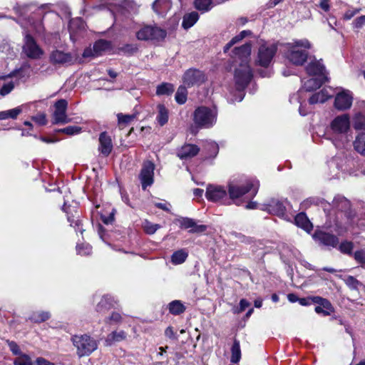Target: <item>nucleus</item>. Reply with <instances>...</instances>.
Instances as JSON below:
<instances>
[{"label":"nucleus","mask_w":365,"mask_h":365,"mask_svg":"<svg viewBox=\"0 0 365 365\" xmlns=\"http://www.w3.org/2000/svg\"><path fill=\"white\" fill-rule=\"evenodd\" d=\"M251 44L245 43L240 47H235L231 55L235 64L238 67L235 70V81L237 94L229 98L232 103L240 102L245 96L244 89L252 79V73L250 66Z\"/></svg>","instance_id":"obj_1"},{"label":"nucleus","mask_w":365,"mask_h":365,"mask_svg":"<svg viewBox=\"0 0 365 365\" xmlns=\"http://www.w3.org/2000/svg\"><path fill=\"white\" fill-rule=\"evenodd\" d=\"M259 186V182L255 180H247L245 182L233 180L228 184L230 198L237 205H241L244 201L256 195Z\"/></svg>","instance_id":"obj_2"},{"label":"nucleus","mask_w":365,"mask_h":365,"mask_svg":"<svg viewBox=\"0 0 365 365\" xmlns=\"http://www.w3.org/2000/svg\"><path fill=\"white\" fill-rule=\"evenodd\" d=\"M282 46L284 57L292 63L300 66L307 61L308 50L311 48L312 44L307 39L303 38L292 40Z\"/></svg>","instance_id":"obj_3"},{"label":"nucleus","mask_w":365,"mask_h":365,"mask_svg":"<svg viewBox=\"0 0 365 365\" xmlns=\"http://www.w3.org/2000/svg\"><path fill=\"white\" fill-rule=\"evenodd\" d=\"M351 128L350 116L343 113L336 116L329 124L332 140L336 147L341 146L346 141V135Z\"/></svg>","instance_id":"obj_4"},{"label":"nucleus","mask_w":365,"mask_h":365,"mask_svg":"<svg viewBox=\"0 0 365 365\" xmlns=\"http://www.w3.org/2000/svg\"><path fill=\"white\" fill-rule=\"evenodd\" d=\"M217 111L215 108L200 106L195 109L193 114L195 124L202 128H212L217 122Z\"/></svg>","instance_id":"obj_5"},{"label":"nucleus","mask_w":365,"mask_h":365,"mask_svg":"<svg viewBox=\"0 0 365 365\" xmlns=\"http://www.w3.org/2000/svg\"><path fill=\"white\" fill-rule=\"evenodd\" d=\"M72 341L79 357L88 356L98 348L97 341L87 334L73 336Z\"/></svg>","instance_id":"obj_6"},{"label":"nucleus","mask_w":365,"mask_h":365,"mask_svg":"<svg viewBox=\"0 0 365 365\" xmlns=\"http://www.w3.org/2000/svg\"><path fill=\"white\" fill-rule=\"evenodd\" d=\"M277 51V44L275 43L264 42L258 49L256 64L267 68L272 63Z\"/></svg>","instance_id":"obj_7"},{"label":"nucleus","mask_w":365,"mask_h":365,"mask_svg":"<svg viewBox=\"0 0 365 365\" xmlns=\"http://www.w3.org/2000/svg\"><path fill=\"white\" fill-rule=\"evenodd\" d=\"M166 36V31L155 26H145L136 34L140 41L162 40Z\"/></svg>","instance_id":"obj_8"},{"label":"nucleus","mask_w":365,"mask_h":365,"mask_svg":"<svg viewBox=\"0 0 365 365\" xmlns=\"http://www.w3.org/2000/svg\"><path fill=\"white\" fill-rule=\"evenodd\" d=\"M290 205L287 200L272 199L267 204V210L269 213L275 215L285 220H291V217L287 214V210Z\"/></svg>","instance_id":"obj_9"},{"label":"nucleus","mask_w":365,"mask_h":365,"mask_svg":"<svg viewBox=\"0 0 365 365\" xmlns=\"http://www.w3.org/2000/svg\"><path fill=\"white\" fill-rule=\"evenodd\" d=\"M353 99L354 96L351 91L340 88V91L336 93L334 107L339 111L349 110L352 106Z\"/></svg>","instance_id":"obj_10"},{"label":"nucleus","mask_w":365,"mask_h":365,"mask_svg":"<svg viewBox=\"0 0 365 365\" xmlns=\"http://www.w3.org/2000/svg\"><path fill=\"white\" fill-rule=\"evenodd\" d=\"M227 192L225 187L210 184L207 185L205 197L208 201L212 202H222L227 200Z\"/></svg>","instance_id":"obj_11"},{"label":"nucleus","mask_w":365,"mask_h":365,"mask_svg":"<svg viewBox=\"0 0 365 365\" xmlns=\"http://www.w3.org/2000/svg\"><path fill=\"white\" fill-rule=\"evenodd\" d=\"M67 106L68 102L65 99H60L55 103L53 123L66 124L71 122V119L66 115Z\"/></svg>","instance_id":"obj_12"},{"label":"nucleus","mask_w":365,"mask_h":365,"mask_svg":"<svg viewBox=\"0 0 365 365\" xmlns=\"http://www.w3.org/2000/svg\"><path fill=\"white\" fill-rule=\"evenodd\" d=\"M154 170L155 165L153 162L148 160L143 163L139 176L143 190L153 183Z\"/></svg>","instance_id":"obj_13"},{"label":"nucleus","mask_w":365,"mask_h":365,"mask_svg":"<svg viewBox=\"0 0 365 365\" xmlns=\"http://www.w3.org/2000/svg\"><path fill=\"white\" fill-rule=\"evenodd\" d=\"M23 51L28 58L32 59H38L43 55L42 49L30 35H26L25 37Z\"/></svg>","instance_id":"obj_14"},{"label":"nucleus","mask_w":365,"mask_h":365,"mask_svg":"<svg viewBox=\"0 0 365 365\" xmlns=\"http://www.w3.org/2000/svg\"><path fill=\"white\" fill-rule=\"evenodd\" d=\"M110 48V43L108 41L99 40L94 43L93 48L88 47L86 48L83 51V56L88 58L101 56Z\"/></svg>","instance_id":"obj_15"},{"label":"nucleus","mask_w":365,"mask_h":365,"mask_svg":"<svg viewBox=\"0 0 365 365\" xmlns=\"http://www.w3.org/2000/svg\"><path fill=\"white\" fill-rule=\"evenodd\" d=\"M205 80V74L202 71L196 69H189L183 76V82L188 86L200 84L203 83Z\"/></svg>","instance_id":"obj_16"},{"label":"nucleus","mask_w":365,"mask_h":365,"mask_svg":"<svg viewBox=\"0 0 365 365\" xmlns=\"http://www.w3.org/2000/svg\"><path fill=\"white\" fill-rule=\"evenodd\" d=\"M313 237L320 244L325 246H330L334 247H336L339 243L338 238L336 236L321 231L316 232Z\"/></svg>","instance_id":"obj_17"},{"label":"nucleus","mask_w":365,"mask_h":365,"mask_svg":"<svg viewBox=\"0 0 365 365\" xmlns=\"http://www.w3.org/2000/svg\"><path fill=\"white\" fill-rule=\"evenodd\" d=\"M200 151L197 145L185 144L177 151V155L181 160H188L195 156Z\"/></svg>","instance_id":"obj_18"},{"label":"nucleus","mask_w":365,"mask_h":365,"mask_svg":"<svg viewBox=\"0 0 365 365\" xmlns=\"http://www.w3.org/2000/svg\"><path fill=\"white\" fill-rule=\"evenodd\" d=\"M113 150V143L110 136L106 133L103 132L99 136L98 150L104 155L108 156Z\"/></svg>","instance_id":"obj_19"},{"label":"nucleus","mask_w":365,"mask_h":365,"mask_svg":"<svg viewBox=\"0 0 365 365\" xmlns=\"http://www.w3.org/2000/svg\"><path fill=\"white\" fill-rule=\"evenodd\" d=\"M333 96L331 88H324L319 92L313 94L309 100L310 104L323 103Z\"/></svg>","instance_id":"obj_20"},{"label":"nucleus","mask_w":365,"mask_h":365,"mask_svg":"<svg viewBox=\"0 0 365 365\" xmlns=\"http://www.w3.org/2000/svg\"><path fill=\"white\" fill-rule=\"evenodd\" d=\"M309 76L322 77L324 78V67L319 61H312L306 66Z\"/></svg>","instance_id":"obj_21"},{"label":"nucleus","mask_w":365,"mask_h":365,"mask_svg":"<svg viewBox=\"0 0 365 365\" xmlns=\"http://www.w3.org/2000/svg\"><path fill=\"white\" fill-rule=\"evenodd\" d=\"M179 223L181 228L183 229H191V232H202L205 230V227L203 225H197L195 221L188 217H180L176 220Z\"/></svg>","instance_id":"obj_22"},{"label":"nucleus","mask_w":365,"mask_h":365,"mask_svg":"<svg viewBox=\"0 0 365 365\" xmlns=\"http://www.w3.org/2000/svg\"><path fill=\"white\" fill-rule=\"evenodd\" d=\"M324 78L322 77L309 76L307 80H303L302 89L306 91H312L319 88L324 83Z\"/></svg>","instance_id":"obj_23"},{"label":"nucleus","mask_w":365,"mask_h":365,"mask_svg":"<svg viewBox=\"0 0 365 365\" xmlns=\"http://www.w3.org/2000/svg\"><path fill=\"white\" fill-rule=\"evenodd\" d=\"M51 61L54 63H71L73 57L69 53H64L61 51H54L51 54Z\"/></svg>","instance_id":"obj_24"},{"label":"nucleus","mask_w":365,"mask_h":365,"mask_svg":"<svg viewBox=\"0 0 365 365\" xmlns=\"http://www.w3.org/2000/svg\"><path fill=\"white\" fill-rule=\"evenodd\" d=\"M171 8L170 0H155L153 4L154 11L160 16H164Z\"/></svg>","instance_id":"obj_25"},{"label":"nucleus","mask_w":365,"mask_h":365,"mask_svg":"<svg viewBox=\"0 0 365 365\" xmlns=\"http://www.w3.org/2000/svg\"><path fill=\"white\" fill-rule=\"evenodd\" d=\"M294 222L297 226L302 228L308 232L312 230V223L307 218V215L303 212L299 213L295 216Z\"/></svg>","instance_id":"obj_26"},{"label":"nucleus","mask_w":365,"mask_h":365,"mask_svg":"<svg viewBox=\"0 0 365 365\" xmlns=\"http://www.w3.org/2000/svg\"><path fill=\"white\" fill-rule=\"evenodd\" d=\"M127 334L123 331H114L109 334L106 340L105 343L106 346H110L115 342H119L126 339Z\"/></svg>","instance_id":"obj_27"},{"label":"nucleus","mask_w":365,"mask_h":365,"mask_svg":"<svg viewBox=\"0 0 365 365\" xmlns=\"http://www.w3.org/2000/svg\"><path fill=\"white\" fill-rule=\"evenodd\" d=\"M158 113L156 115V120L160 126H163L168 121L169 113L168 110L163 104L157 106Z\"/></svg>","instance_id":"obj_28"},{"label":"nucleus","mask_w":365,"mask_h":365,"mask_svg":"<svg viewBox=\"0 0 365 365\" xmlns=\"http://www.w3.org/2000/svg\"><path fill=\"white\" fill-rule=\"evenodd\" d=\"M198 19L199 14L196 11H192L186 14L183 16L182 26L185 29H188L193 26Z\"/></svg>","instance_id":"obj_29"},{"label":"nucleus","mask_w":365,"mask_h":365,"mask_svg":"<svg viewBox=\"0 0 365 365\" xmlns=\"http://www.w3.org/2000/svg\"><path fill=\"white\" fill-rule=\"evenodd\" d=\"M169 312L173 315H179L185 311V307L180 300H173L168 305Z\"/></svg>","instance_id":"obj_30"},{"label":"nucleus","mask_w":365,"mask_h":365,"mask_svg":"<svg viewBox=\"0 0 365 365\" xmlns=\"http://www.w3.org/2000/svg\"><path fill=\"white\" fill-rule=\"evenodd\" d=\"M24 106H21L13 109L0 111V120L8 118L15 119L22 112Z\"/></svg>","instance_id":"obj_31"},{"label":"nucleus","mask_w":365,"mask_h":365,"mask_svg":"<svg viewBox=\"0 0 365 365\" xmlns=\"http://www.w3.org/2000/svg\"><path fill=\"white\" fill-rule=\"evenodd\" d=\"M355 150L362 155H365V133H362L356 137L354 141Z\"/></svg>","instance_id":"obj_32"},{"label":"nucleus","mask_w":365,"mask_h":365,"mask_svg":"<svg viewBox=\"0 0 365 365\" xmlns=\"http://www.w3.org/2000/svg\"><path fill=\"white\" fill-rule=\"evenodd\" d=\"M114 299L111 296H103L97 305V311L103 312V309H110L114 306Z\"/></svg>","instance_id":"obj_33"},{"label":"nucleus","mask_w":365,"mask_h":365,"mask_svg":"<svg viewBox=\"0 0 365 365\" xmlns=\"http://www.w3.org/2000/svg\"><path fill=\"white\" fill-rule=\"evenodd\" d=\"M117 117L119 128L123 129L136 118V115L118 113Z\"/></svg>","instance_id":"obj_34"},{"label":"nucleus","mask_w":365,"mask_h":365,"mask_svg":"<svg viewBox=\"0 0 365 365\" xmlns=\"http://www.w3.org/2000/svg\"><path fill=\"white\" fill-rule=\"evenodd\" d=\"M349 206L350 204L349 200L344 197L338 196L333 200V207H334L337 210L343 212L349 209Z\"/></svg>","instance_id":"obj_35"},{"label":"nucleus","mask_w":365,"mask_h":365,"mask_svg":"<svg viewBox=\"0 0 365 365\" xmlns=\"http://www.w3.org/2000/svg\"><path fill=\"white\" fill-rule=\"evenodd\" d=\"M51 317L48 312H36L29 317V320L35 323H41L48 320Z\"/></svg>","instance_id":"obj_36"},{"label":"nucleus","mask_w":365,"mask_h":365,"mask_svg":"<svg viewBox=\"0 0 365 365\" xmlns=\"http://www.w3.org/2000/svg\"><path fill=\"white\" fill-rule=\"evenodd\" d=\"M187 256L188 254L186 251L183 250H178L172 255L171 262L174 264H180L186 260Z\"/></svg>","instance_id":"obj_37"},{"label":"nucleus","mask_w":365,"mask_h":365,"mask_svg":"<svg viewBox=\"0 0 365 365\" xmlns=\"http://www.w3.org/2000/svg\"><path fill=\"white\" fill-rule=\"evenodd\" d=\"M194 5L196 9L204 13L212 8V0H195Z\"/></svg>","instance_id":"obj_38"},{"label":"nucleus","mask_w":365,"mask_h":365,"mask_svg":"<svg viewBox=\"0 0 365 365\" xmlns=\"http://www.w3.org/2000/svg\"><path fill=\"white\" fill-rule=\"evenodd\" d=\"M231 362L237 363L241 359V350L240 342L237 340H235L231 349Z\"/></svg>","instance_id":"obj_39"},{"label":"nucleus","mask_w":365,"mask_h":365,"mask_svg":"<svg viewBox=\"0 0 365 365\" xmlns=\"http://www.w3.org/2000/svg\"><path fill=\"white\" fill-rule=\"evenodd\" d=\"M353 125L356 130L365 129V115L361 112L355 113L353 117Z\"/></svg>","instance_id":"obj_40"},{"label":"nucleus","mask_w":365,"mask_h":365,"mask_svg":"<svg viewBox=\"0 0 365 365\" xmlns=\"http://www.w3.org/2000/svg\"><path fill=\"white\" fill-rule=\"evenodd\" d=\"M174 91V87L168 83H163L157 86L156 94L158 96L167 95L169 96Z\"/></svg>","instance_id":"obj_41"},{"label":"nucleus","mask_w":365,"mask_h":365,"mask_svg":"<svg viewBox=\"0 0 365 365\" xmlns=\"http://www.w3.org/2000/svg\"><path fill=\"white\" fill-rule=\"evenodd\" d=\"M142 227L146 234L153 235L161 226L145 220L142 223Z\"/></svg>","instance_id":"obj_42"},{"label":"nucleus","mask_w":365,"mask_h":365,"mask_svg":"<svg viewBox=\"0 0 365 365\" xmlns=\"http://www.w3.org/2000/svg\"><path fill=\"white\" fill-rule=\"evenodd\" d=\"M187 90L185 86H180L175 94V101L179 104H183L187 101Z\"/></svg>","instance_id":"obj_43"},{"label":"nucleus","mask_w":365,"mask_h":365,"mask_svg":"<svg viewBox=\"0 0 365 365\" xmlns=\"http://www.w3.org/2000/svg\"><path fill=\"white\" fill-rule=\"evenodd\" d=\"M14 365H32L31 357L26 354H19L14 361Z\"/></svg>","instance_id":"obj_44"},{"label":"nucleus","mask_w":365,"mask_h":365,"mask_svg":"<svg viewBox=\"0 0 365 365\" xmlns=\"http://www.w3.org/2000/svg\"><path fill=\"white\" fill-rule=\"evenodd\" d=\"M68 26L71 31V38H72L73 33L76 31V28L78 27L79 29H83L84 28V23L81 19H75L70 21Z\"/></svg>","instance_id":"obj_45"},{"label":"nucleus","mask_w":365,"mask_h":365,"mask_svg":"<svg viewBox=\"0 0 365 365\" xmlns=\"http://www.w3.org/2000/svg\"><path fill=\"white\" fill-rule=\"evenodd\" d=\"M81 130H82V129L79 126L71 125V126H68V127L62 128V129H59L57 131L63 133L68 135H73L79 134L81 132Z\"/></svg>","instance_id":"obj_46"},{"label":"nucleus","mask_w":365,"mask_h":365,"mask_svg":"<svg viewBox=\"0 0 365 365\" xmlns=\"http://www.w3.org/2000/svg\"><path fill=\"white\" fill-rule=\"evenodd\" d=\"M353 248H354L353 243L351 242H349V241L342 242L339 245V249L341 252H342L344 254L349 255H352Z\"/></svg>","instance_id":"obj_47"},{"label":"nucleus","mask_w":365,"mask_h":365,"mask_svg":"<svg viewBox=\"0 0 365 365\" xmlns=\"http://www.w3.org/2000/svg\"><path fill=\"white\" fill-rule=\"evenodd\" d=\"M353 255L356 262L365 269V249L356 250Z\"/></svg>","instance_id":"obj_48"},{"label":"nucleus","mask_w":365,"mask_h":365,"mask_svg":"<svg viewBox=\"0 0 365 365\" xmlns=\"http://www.w3.org/2000/svg\"><path fill=\"white\" fill-rule=\"evenodd\" d=\"M76 251L78 255H88L92 252V247L88 244H78Z\"/></svg>","instance_id":"obj_49"},{"label":"nucleus","mask_w":365,"mask_h":365,"mask_svg":"<svg viewBox=\"0 0 365 365\" xmlns=\"http://www.w3.org/2000/svg\"><path fill=\"white\" fill-rule=\"evenodd\" d=\"M122 321V316L118 312H113L106 319V322L109 324H116Z\"/></svg>","instance_id":"obj_50"},{"label":"nucleus","mask_w":365,"mask_h":365,"mask_svg":"<svg viewBox=\"0 0 365 365\" xmlns=\"http://www.w3.org/2000/svg\"><path fill=\"white\" fill-rule=\"evenodd\" d=\"M205 149L210 153L209 155L210 157H215L218 153L219 148L216 143L208 142L205 145Z\"/></svg>","instance_id":"obj_51"},{"label":"nucleus","mask_w":365,"mask_h":365,"mask_svg":"<svg viewBox=\"0 0 365 365\" xmlns=\"http://www.w3.org/2000/svg\"><path fill=\"white\" fill-rule=\"evenodd\" d=\"M31 119L39 125H44L47 123L46 116L43 113L32 116Z\"/></svg>","instance_id":"obj_52"},{"label":"nucleus","mask_w":365,"mask_h":365,"mask_svg":"<svg viewBox=\"0 0 365 365\" xmlns=\"http://www.w3.org/2000/svg\"><path fill=\"white\" fill-rule=\"evenodd\" d=\"M14 88V83L13 82H9L5 83L0 89V95L6 96L9 94Z\"/></svg>","instance_id":"obj_53"},{"label":"nucleus","mask_w":365,"mask_h":365,"mask_svg":"<svg viewBox=\"0 0 365 365\" xmlns=\"http://www.w3.org/2000/svg\"><path fill=\"white\" fill-rule=\"evenodd\" d=\"M7 344L10 351L13 353V354L19 356V354H22L19 345L15 341H7Z\"/></svg>","instance_id":"obj_54"},{"label":"nucleus","mask_w":365,"mask_h":365,"mask_svg":"<svg viewBox=\"0 0 365 365\" xmlns=\"http://www.w3.org/2000/svg\"><path fill=\"white\" fill-rule=\"evenodd\" d=\"M315 302L320 304L324 308L330 310L331 309V304L329 300L322 297H316Z\"/></svg>","instance_id":"obj_55"},{"label":"nucleus","mask_w":365,"mask_h":365,"mask_svg":"<svg viewBox=\"0 0 365 365\" xmlns=\"http://www.w3.org/2000/svg\"><path fill=\"white\" fill-rule=\"evenodd\" d=\"M250 305V302L245 299H242L240 300V307L239 308H236L234 309V312L235 313H240V312H242L243 311L245 310L246 308H247Z\"/></svg>","instance_id":"obj_56"},{"label":"nucleus","mask_w":365,"mask_h":365,"mask_svg":"<svg viewBox=\"0 0 365 365\" xmlns=\"http://www.w3.org/2000/svg\"><path fill=\"white\" fill-rule=\"evenodd\" d=\"M241 40H242L241 38H240V36L239 34L235 36V37H233L229 43H227L226 44V46L224 47V52L225 53H227L228 51V50L232 46H234L235 43H237V42L240 41Z\"/></svg>","instance_id":"obj_57"},{"label":"nucleus","mask_w":365,"mask_h":365,"mask_svg":"<svg viewBox=\"0 0 365 365\" xmlns=\"http://www.w3.org/2000/svg\"><path fill=\"white\" fill-rule=\"evenodd\" d=\"M137 47L132 44H127L121 47L120 50L125 53L131 54L137 51Z\"/></svg>","instance_id":"obj_58"},{"label":"nucleus","mask_w":365,"mask_h":365,"mask_svg":"<svg viewBox=\"0 0 365 365\" xmlns=\"http://www.w3.org/2000/svg\"><path fill=\"white\" fill-rule=\"evenodd\" d=\"M68 221L71 223V226L79 227V226L81 225V222L78 220V216L68 215Z\"/></svg>","instance_id":"obj_59"},{"label":"nucleus","mask_w":365,"mask_h":365,"mask_svg":"<svg viewBox=\"0 0 365 365\" xmlns=\"http://www.w3.org/2000/svg\"><path fill=\"white\" fill-rule=\"evenodd\" d=\"M155 206L161 210L170 211V205L168 202H155Z\"/></svg>","instance_id":"obj_60"},{"label":"nucleus","mask_w":365,"mask_h":365,"mask_svg":"<svg viewBox=\"0 0 365 365\" xmlns=\"http://www.w3.org/2000/svg\"><path fill=\"white\" fill-rule=\"evenodd\" d=\"M36 365H55L53 363L50 362L44 358L38 357L36 360Z\"/></svg>","instance_id":"obj_61"},{"label":"nucleus","mask_w":365,"mask_h":365,"mask_svg":"<svg viewBox=\"0 0 365 365\" xmlns=\"http://www.w3.org/2000/svg\"><path fill=\"white\" fill-rule=\"evenodd\" d=\"M355 27L360 28L365 24V16H361L354 21Z\"/></svg>","instance_id":"obj_62"},{"label":"nucleus","mask_w":365,"mask_h":365,"mask_svg":"<svg viewBox=\"0 0 365 365\" xmlns=\"http://www.w3.org/2000/svg\"><path fill=\"white\" fill-rule=\"evenodd\" d=\"M165 335L170 339H176L173 327H168L165 331Z\"/></svg>","instance_id":"obj_63"},{"label":"nucleus","mask_w":365,"mask_h":365,"mask_svg":"<svg viewBox=\"0 0 365 365\" xmlns=\"http://www.w3.org/2000/svg\"><path fill=\"white\" fill-rule=\"evenodd\" d=\"M319 6L324 11H328L330 9L329 0H321Z\"/></svg>","instance_id":"obj_64"}]
</instances>
